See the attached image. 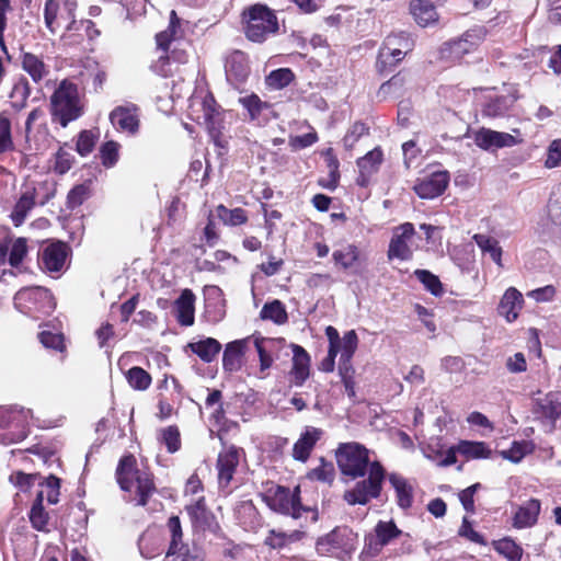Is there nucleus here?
I'll return each instance as SVG.
<instances>
[{"instance_id":"4be33fe9","label":"nucleus","mask_w":561,"mask_h":561,"mask_svg":"<svg viewBox=\"0 0 561 561\" xmlns=\"http://www.w3.org/2000/svg\"><path fill=\"white\" fill-rule=\"evenodd\" d=\"M323 431L313 426H306L298 440L293 447V458L306 462L318 440L321 439Z\"/></svg>"},{"instance_id":"a19ab883","label":"nucleus","mask_w":561,"mask_h":561,"mask_svg":"<svg viewBox=\"0 0 561 561\" xmlns=\"http://www.w3.org/2000/svg\"><path fill=\"white\" fill-rule=\"evenodd\" d=\"M493 548L507 561H522L523 549L512 538L505 537L493 541Z\"/></svg>"},{"instance_id":"37998d69","label":"nucleus","mask_w":561,"mask_h":561,"mask_svg":"<svg viewBox=\"0 0 561 561\" xmlns=\"http://www.w3.org/2000/svg\"><path fill=\"white\" fill-rule=\"evenodd\" d=\"M534 449L535 445L530 440H514L508 449L501 451V455L504 459L518 463L525 456L531 454Z\"/></svg>"},{"instance_id":"0eeeda50","label":"nucleus","mask_w":561,"mask_h":561,"mask_svg":"<svg viewBox=\"0 0 561 561\" xmlns=\"http://www.w3.org/2000/svg\"><path fill=\"white\" fill-rule=\"evenodd\" d=\"M14 307L25 314H49L56 302L49 289L42 286L21 288L13 298Z\"/></svg>"},{"instance_id":"4c0bfd02","label":"nucleus","mask_w":561,"mask_h":561,"mask_svg":"<svg viewBox=\"0 0 561 561\" xmlns=\"http://www.w3.org/2000/svg\"><path fill=\"white\" fill-rule=\"evenodd\" d=\"M457 450L467 459H486L492 454V450L484 442L461 440L457 445Z\"/></svg>"},{"instance_id":"393cba45","label":"nucleus","mask_w":561,"mask_h":561,"mask_svg":"<svg viewBox=\"0 0 561 561\" xmlns=\"http://www.w3.org/2000/svg\"><path fill=\"white\" fill-rule=\"evenodd\" d=\"M534 413L541 419L548 420L552 425L561 417V392L551 391L536 400Z\"/></svg>"},{"instance_id":"c85d7f7f","label":"nucleus","mask_w":561,"mask_h":561,"mask_svg":"<svg viewBox=\"0 0 561 561\" xmlns=\"http://www.w3.org/2000/svg\"><path fill=\"white\" fill-rule=\"evenodd\" d=\"M195 295L191 289H184L174 301L175 317L183 327H191L195 320Z\"/></svg>"},{"instance_id":"2f4dec72","label":"nucleus","mask_w":561,"mask_h":561,"mask_svg":"<svg viewBox=\"0 0 561 561\" xmlns=\"http://www.w3.org/2000/svg\"><path fill=\"white\" fill-rule=\"evenodd\" d=\"M187 347L204 363H211L221 351L220 342L214 337H205L197 342L188 343Z\"/></svg>"},{"instance_id":"5fc2aeb1","label":"nucleus","mask_w":561,"mask_h":561,"mask_svg":"<svg viewBox=\"0 0 561 561\" xmlns=\"http://www.w3.org/2000/svg\"><path fill=\"white\" fill-rule=\"evenodd\" d=\"M386 49L396 50V48L403 49L405 51H411L413 48V42L410 39L409 34L405 32H399L388 35L383 43Z\"/></svg>"},{"instance_id":"cd10ccee","label":"nucleus","mask_w":561,"mask_h":561,"mask_svg":"<svg viewBox=\"0 0 561 561\" xmlns=\"http://www.w3.org/2000/svg\"><path fill=\"white\" fill-rule=\"evenodd\" d=\"M523 305L524 298L522 293L515 287H510L500 300L497 312L508 322H512L517 319Z\"/></svg>"},{"instance_id":"a18cd8bd","label":"nucleus","mask_w":561,"mask_h":561,"mask_svg":"<svg viewBox=\"0 0 561 561\" xmlns=\"http://www.w3.org/2000/svg\"><path fill=\"white\" fill-rule=\"evenodd\" d=\"M100 133L93 129H83L78 134L76 151L81 157L89 156L95 148Z\"/></svg>"},{"instance_id":"f03ea898","label":"nucleus","mask_w":561,"mask_h":561,"mask_svg":"<svg viewBox=\"0 0 561 561\" xmlns=\"http://www.w3.org/2000/svg\"><path fill=\"white\" fill-rule=\"evenodd\" d=\"M50 114L54 122L61 127L78 119L84 114L83 104L79 98V90L76 83L62 80L50 96Z\"/></svg>"},{"instance_id":"338daca9","label":"nucleus","mask_w":561,"mask_h":561,"mask_svg":"<svg viewBox=\"0 0 561 561\" xmlns=\"http://www.w3.org/2000/svg\"><path fill=\"white\" fill-rule=\"evenodd\" d=\"M26 253H27L26 240L24 238L16 239L13 242L11 250H10L9 264L12 267H18L22 263Z\"/></svg>"},{"instance_id":"e2e57ef3","label":"nucleus","mask_w":561,"mask_h":561,"mask_svg":"<svg viewBox=\"0 0 561 561\" xmlns=\"http://www.w3.org/2000/svg\"><path fill=\"white\" fill-rule=\"evenodd\" d=\"M60 9L59 0H47L44 7V21L46 27L53 33L57 30V16Z\"/></svg>"},{"instance_id":"774afa93","label":"nucleus","mask_w":561,"mask_h":561,"mask_svg":"<svg viewBox=\"0 0 561 561\" xmlns=\"http://www.w3.org/2000/svg\"><path fill=\"white\" fill-rule=\"evenodd\" d=\"M358 346V336L355 330H350L344 333L341 339V356L353 357Z\"/></svg>"},{"instance_id":"72a5a7b5","label":"nucleus","mask_w":561,"mask_h":561,"mask_svg":"<svg viewBox=\"0 0 561 561\" xmlns=\"http://www.w3.org/2000/svg\"><path fill=\"white\" fill-rule=\"evenodd\" d=\"M410 12L421 26H426L437 20L436 9L428 0H411Z\"/></svg>"},{"instance_id":"3c124183","label":"nucleus","mask_w":561,"mask_h":561,"mask_svg":"<svg viewBox=\"0 0 561 561\" xmlns=\"http://www.w3.org/2000/svg\"><path fill=\"white\" fill-rule=\"evenodd\" d=\"M335 477V470L332 462L327 461L323 457L320 458V466L311 469L307 473V478L313 481L332 483Z\"/></svg>"},{"instance_id":"58836bf2","label":"nucleus","mask_w":561,"mask_h":561,"mask_svg":"<svg viewBox=\"0 0 561 561\" xmlns=\"http://www.w3.org/2000/svg\"><path fill=\"white\" fill-rule=\"evenodd\" d=\"M30 94L31 87L27 79L25 77L19 78L10 93L11 106L18 112L23 110L27 104Z\"/></svg>"},{"instance_id":"79ce46f5","label":"nucleus","mask_w":561,"mask_h":561,"mask_svg":"<svg viewBox=\"0 0 561 561\" xmlns=\"http://www.w3.org/2000/svg\"><path fill=\"white\" fill-rule=\"evenodd\" d=\"M295 80V73L289 68H278L271 71L265 78V84L271 90H282Z\"/></svg>"},{"instance_id":"412c9836","label":"nucleus","mask_w":561,"mask_h":561,"mask_svg":"<svg viewBox=\"0 0 561 561\" xmlns=\"http://www.w3.org/2000/svg\"><path fill=\"white\" fill-rule=\"evenodd\" d=\"M137 111L138 107L134 104L130 106H116L110 113V121L117 130L134 135L139 128Z\"/></svg>"},{"instance_id":"a211bd4d","label":"nucleus","mask_w":561,"mask_h":561,"mask_svg":"<svg viewBox=\"0 0 561 561\" xmlns=\"http://www.w3.org/2000/svg\"><path fill=\"white\" fill-rule=\"evenodd\" d=\"M241 454L242 449L233 445L219 453L216 467L220 488H227L230 484L239 466Z\"/></svg>"},{"instance_id":"7ed1b4c3","label":"nucleus","mask_w":561,"mask_h":561,"mask_svg":"<svg viewBox=\"0 0 561 561\" xmlns=\"http://www.w3.org/2000/svg\"><path fill=\"white\" fill-rule=\"evenodd\" d=\"M245 37L253 43H263L278 32L279 25L274 10L266 4L255 3L242 12Z\"/></svg>"},{"instance_id":"6ab92c4d","label":"nucleus","mask_w":561,"mask_h":561,"mask_svg":"<svg viewBox=\"0 0 561 561\" xmlns=\"http://www.w3.org/2000/svg\"><path fill=\"white\" fill-rule=\"evenodd\" d=\"M518 100L517 91L506 94L488 95L482 104V115L490 118H500L510 115Z\"/></svg>"},{"instance_id":"052dcab7","label":"nucleus","mask_w":561,"mask_h":561,"mask_svg":"<svg viewBox=\"0 0 561 561\" xmlns=\"http://www.w3.org/2000/svg\"><path fill=\"white\" fill-rule=\"evenodd\" d=\"M75 156L69 151L65 150L64 147H60L59 150L55 153V163L54 171L57 174L64 175L66 174L75 163Z\"/></svg>"},{"instance_id":"dca6fc26","label":"nucleus","mask_w":561,"mask_h":561,"mask_svg":"<svg viewBox=\"0 0 561 561\" xmlns=\"http://www.w3.org/2000/svg\"><path fill=\"white\" fill-rule=\"evenodd\" d=\"M225 73L234 88L244 83L250 75L248 56L241 50H233L225 59Z\"/></svg>"},{"instance_id":"2eb2a0df","label":"nucleus","mask_w":561,"mask_h":561,"mask_svg":"<svg viewBox=\"0 0 561 561\" xmlns=\"http://www.w3.org/2000/svg\"><path fill=\"white\" fill-rule=\"evenodd\" d=\"M473 140L479 148L486 151L510 148L522 141L508 133L496 131L484 127L474 133Z\"/></svg>"},{"instance_id":"a878e982","label":"nucleus","mask_w":561,"mask_h":561,"mask_svg":"<svg viewBox=\"0 0 561 561\" xmlns=\"http://www.w3.org/2000/svg\"><path fill=\"white\" fill-rule=\"evenodd\" d=\"M293 350V367L290 370L291 382L300 387L309 378L310 375V355L298 344H291Z\"/></svg>"},{"instance_id":"de8ad7c7","label":"nucleus","mask_w":561,"mask_h":561,"mask_svg":"<svg viewBox=\"0 0 561 561\" xmlns=\"http://www.w3.org/2000/svg\"><path fill=\"white\" fill-rule=\"evenodd\" d=\"M217 216L224 221L226 225L230 226H240L247 222L248 216L243 208H234L228 209L224 205H219L216 208Z\"/></svg>"},{"instance_id":"f704fd0d","label":"nucleus","mask_w":561,"mask_h":561,"mask_svg":"<svg viewBox=\"0 0 561 561\" xmlns=\"http://www.w3.org/2000/svg\"><path fill=\"white\" fill-rule=\"evenodd\" d=\"M22 68L30 75L36 83L41 82L47 75L48 70L43 59L32 53L22 54Z\"/></svg>"},{"instance_id":"bf43d9fd","label":"nucleus","mask_w":561,"mask_h":561,"mask_svg":"<svg viewBox=\"0 0 561 561\" xmlns=\"http://www.w3.org/2000/svg\"><path fill=\"white\" fill-rule=\"evenodd\" d=\"M161 440L170 454L176 453L181 447V437L178 426L170 425L161 431Z\"/></svg>"},{"instance_id":"9d476101","label":"nucleus","mask_w":561,"mask_h":561,"mask_svg":"<svg viewBox=\"0 0 561 561\" xmlns=\"http://www.w3.org/2000/svg\"><path fill=\"white\" fill-rule=\"evenodd\" d=\"M69 253L70 248L66 242H50L39 249L37 255L38 266L45 273L50 275L57 274L59 276L66 270Z\"/></svg>"},{"instance_id":"c9c22d12","label":"nucleus","mask_w":561,"mask_h":561,"mask_svg":"<svg viewBox=\"0 0 561 561\" xmlns=\"http://www.w3.org/2000/svg\"><path fill=\"white\" fill-rule=\"evenodd\" d=\"M260 318L262 320H270L277 325L285 324L288 321L286 307L278 299L265 302L260 311Z\"/></svg>"},{"instance_id":"4468645a","label":"nucleus","mask_w":561,"mask_h":561,"mask_svg":"<svg viewBox=\"0 0 561 561\" xmlns=\"http://www.w3.org/2000/svg\"><path fill=\"white\" fill-rule=\"evenodd\" d=\"M448 171H436L419 180L413 190L422 199H433L440 196L448 186Z\"/></svg>"},{"instance_id":"9b49d317","label":"nucleus","mask_w":561,"mask_h":561,"mask_svg":"<svg viewBox=\"0 0 561 561\" xmlns=\"http://www.w3.org/2000/svg\"><path fill=\"white\" fill-rule=\"evenodd\" d=\"M31 411L23 408L0 410V427L10 430L4 434L8 444L23 440L28 435L27 419Z\"/></svg>"},{"instance_id":"0e129e2a","label":"nucleus","mask_w":561,"mask_h":561,"mask_svg":"<svg viewBox=\"0 0 561 561\" xmlns=\"http://www.w3.org/2000/svg\"><path fill=\"white\" fill-rule=\"evenodd\" d=\"M13 141L11 137V122L3 113L0 114V153L11 150Z\"/></svg>"},{"instance_id":"bb28decb","label":"nucleus","mask_w":561,"mask_h":561,"mask_svg":"<svg viewBox=\"0 0 561 561\" xmlns=\"http://www.w3.org/2000/svg\"><path fill=\"white\" fill-rule=\"evenodd\" d=\"M248 339L234 340L226 344L222 354V368L227 373H236L242 367Z\"/></svg>"},{"instance_id":"7c9ffc66","label":"nucleus","mask_w":561,"mask_h":561,"mask_svg":"<svg viewBox=\"0 0 561 561\" xmlns=\"http://www.w3.org/2000/svg\"><path fill=\"white\" fill-rule=\"evenodd\" d=\"M388 480L396 491L398 506L404 511L411 508L413 505L414 489L409 481L394 472L388 476Z\"/></svg>"},{"instance_id":"ddd939ff","label":"nucleus","mask_w":561,"mask_h":561,"mask_svg":"<svg viewBox=\"0 0 561 561\" xmlns=\"http://www.w3.org/2000/svg\"><path fill=\"white\" fill-rule=\"evenodd\" d=\"M415 230L414 226L411 222H404L400 225L390 242L389 248L387 252V256L389 260L398 259L401 261H409L413 256V251L408 244V241L412 239L414 236Z\"/></svg>"},{"instance_id":"1a4fd4ad","label":"nucleus","mask_w":561,"mask_h":561,"mask_svg":"<svg viewBox=\"0 0 561 561\" xmlns=\"http://www.w3.org/2000/svg\"><path fill=\"white\" fill-rule=\"evenodd\" d=\"M357 535L347 526H337L329 534L319 537L316 550L321 556L339 552L350 553L355 550Z\"/></svg>"},{"instance_id":"ea45409f","label":"nucleus","mask_w":561,"mask_h":561,"mask_svg":"<svg viewBox=\"0 0 561 561\" xmlns=\"http://www.w3.org/2000/svg\"><path fill=\"white\" fill-rule=\"evenodd\" d=\"M216 101L213 98V95L206 96L203 101V107H204V117L207 122L208 130L214 139L215 144L218 147L224 148V144L220 139V130L215 126V117L218 115L217 110L215 107Z\"/></svg>"},{"instance_id":"5701e85b","label":"nucleus","mask_w":561,"mask_h":561,"mask_svg":"<svg viewBox=\"0 0 561 561\" xmlns=\"http://www.w3.org/2000/svg\"><path fill=\"white\" fill-rule=\"evenodd\" d=\"M167 526L171 534V541L167 551V557L180 556L182 557V561H196L195 558L190 556L188 546L182 541L183 531L179 516H171L168 519Z\"/></svg>"},{"instance_id":"39448f33","label":"nucleus","mask_w":561,"mask_h":561,"mask_svg":"<svg viewBox=\"0 0 561 561\" xmlns=\"http://www.w3.org/2000/svg\"><path fill=\"white\" fill-rule=\"evenodd\" d=\"M368 477L357 481L355 485L343 494L348 505H366L371 500L379 499L386 479V470L379 461H373L367 471Z\"/></svg>"},{"instance_id":"09e8293b","label":"nucleus","mask_w":561,"mask_h":561,"mask_svg":"<svg viewBox=\"0 0 561 561\" xmlns=\"http://www.w3.org/2000/svg\"><path fill=\"white\" fill-rule=\"evenodd\" d=\"M383 160V153L380 148H375L357 160L359 170L375 174L379 170Z\"/></svg>"},{"instance_id":"473e14b6","label":"nucleus","mask_w":561,"mask_h":561,"mask_svg":"<svg viewBox=\"0 0 561 561\" xmlns=\"http://www.w3.org/2000/svg\"><path fill=\"white\" fill-rule=\"evenodd\" d=\"M35 188L25 191L15 203L13 210L10 215L11 220L15 227L21 226L26 219L28 213L35 206Z\"/></svg>"},{"instance_id":"69168bd1","label":"nucleus","mask_w":561,"mask_h":561,"mask_svg":"<svg viewBox=\"0 0 561 561\" xmlns=\"http://www.w3.org/2000/svg\"><path fill=\"white\" fill-rule=\"evenodd\" d=\"M42 486H45L47 490L46 500L49 504L55 505L59 502V490H60V479L54 474L48 476L41 483Z\"/></svg>"},{"instance_id":"aec40b11","label":"nucleus","mask_w":561,"mask_h":561,"mask_svg":"<svg viewBox=\"0 0 561 561\" xmlns=\"http://www.w3.org/2000/svg\"><path fill=\"white\" fill-rule=\"evenodd\" d=\"M332 260L341 270L356 273L366 257L356 244L345 243L333 251Z\"/></svg>"},{"instance_id":"6e6d98bb","label":"nucleus","mask_w":561,"mask_h":561,"mask_svg":"<svg viewBox=\"0 0 561 561\" xmlns=\"http://www.w3.org/2000/svg\"><path fill=\"white\" fill-rule=\"evenodd\" d=\"M90 196V186L85 183L75 185L67 195V207L75 209L81 206Z\"/></svg>"},{"instance_id":"f3484780","label":"nucleus","mask_w":561,"mask_h":561,"mask_svg":"<svg viewBox=\"0 0 561 561\" xmlns=\"http://www.w3.org/2000/svg\"><path fill=\"white\" fill-rule=\"evenodd\" d=\"M478 41L479 38L474 34L466 32L461 37L444 43L440 48V57L450 62L460 61L477 48Z\"/></svg>"},{"instance_id":"e433bc0d","label":"nucleus","mask_w":561,"mask_h":561,"mask_svg":"<svg viewBox=\"0 0 561 561\" xmlns=\"http://www.w3.org/2000/svg\"><path fill=\"white\" fill-rule=\"evenodd\" d=\"M473 240L480 250L484 254H489L490 259L500 267H502V248L496 239L486 236L477 233L473 236Z\"/></svg>"},{"instance_id":"20e7f679","label":"nucleus","mask_w":561,"mask_h":561,"mask_svg":"<svg viewBox=\"0 0 561 561\" xmlns=\"http://www.w3.org/2000/svg\"><path fill=\"white\" fill-rule=\"evenodd\" d=\"M263 499L274 512L291 516L295 519L300 518L302 513H312L311 522L318 520V511L302 505L300 486H296L291 491L289 488L273 484L266 490Z\"/></svg>"},{"instance_id":"603ef678","label":"nucleus","mask_w":561,"mask_h":561,"mask_svg":"<svg viewBox=\"0 0 561 561\" xmlns=\"http://www.w3.org/2000/svg\"><path fill=\"white\" fill-rule=\"evenodd\" d=\"M28 519L32 527L42 533H49V513L45 510L44 506H31L28 512Z\"/></svg>"},{"instance_id":"b1692460","label":"nucleus","mask_w":561,"mask_h":561,"mask_svg":"<svg viewBox=\"0 0 561 561\" xmlns=\"http://www.w3.org/2000/svg\"><path fill=\"white\" fill-rule=\"evenodd\" d=\"M205 316L209 322L217 323L226 314V302L222 290L218 286L205 288Z\"/></svg>"},{"instance_id":"49530a36","label":"nucleus","mask_w":561,"mask_h":561,"mask_svg":"<svg viewBox=\"0 0 561 561\" xmlns=\"http://www.w3.org/2000/svg\"><path fill=\"white\" fill-rule=\"evenodd\" d=\"M413 274L417 280L423 284L425 289L433 296L439 297L444 294L442 282L439 280L438 276L432 272L427 270H415Z\"/></svg>"},{"instance_id":"f257e3e1","label":"nucleus","mask_w":561,"mask_h":561,"mask_svg":"<svg viewBox=\"0 0 561 561\" xmlns=\"http://www.w3.org/2000/svg\"><path fill=\"white\" fill-rule=\"evenodd\" d=\"M116 481L123 491H130L134 483L137 485V505L146 506L150 496L156 492L153 474L149 470L137 467L134 455H124L117 465Z\"/></svg>"},{"instance_id":"680f3d73","label":"nucleus","mask_w":561,"mask_h":561,"mask_svg":"<svg viewBox=\"0 0 561 561\" xmlns=\"http://www.w3.org/2000/svg\"><path fill=\"white\" fill-rule=\"evenodd\" d=\"M118 144L110 140L100 148V158L105 168H112L118 160Z\"/></svg>"},{"instance_id":"423d86ee","label":"nucleus","mask_w":561,"mask_h":561,"mask_svg":"<svg viewBox=\"0 0 561 561\" xmlns=\"http://www.w3.org/2000/svg\"><path fill=\"white\" fill-rule=\"evenodd\" d=\"M335 456L341 473L352 480L365 477L371 465L369 450L356 442L341 443Z\"/></svg>"},{"instance_id":"6e6552de","label":"nucleus","mask_w":561,"mask_h":561,"mask_svg":"<svg viewBox=\"0 0 561 561\" xmlns=\"http://www.w3.org/2000/svg\"><path fill=\"white\" fill-rule=\"evenodd\" d=\"M401 536H403V531L397 527L393 520H379L374 530L365 536L360 559L375 561L383 547ZM404 537L409 538L410 536L405 534Z\"/></svg>"},{"instance_id":"c756f323","label":"nucleus","mask_w":561,"mask_h":561,"mask_svg":"<svg viewBox=\"0 0 561 561\" xmlns=\"http://www.w3.org/2000/svg\"><path fill=\"white\" fill-rule=\"evenodd\" d=\"M541 504L537 499H530L518 507L514 517L513 526L517 529L528 528L534 526L540 514Z\"/></svg>"},{"instance_id":"f8f14e48","label":"nucleus","mask_w":561,"mask_h":561,"mask_svg":"<svg viewBox=\"0 0 561 561\" xmlns=\"http://www.w3.org/2000/svg\"><path fill=\"white\" fill-rule=\"evenodd\" d=\"M185 511L190 516L192 525L202 531H209L219 535L221 527L216 516L206 506L205 497L202 496L195 503L185 506Z\"/></svg>"},{"instance_id":"13d9d810","label":"nucleus","mask_w":561,"mask_h":561,"mask_svg":"<svg viewBox=\"0 0 561 561\" xmlns=\"http://www.w3.org/2000/svg\"><path fill=\"white\" fill-rule=\"evenodd\" d=\"M369 127L363 122H355L343 138L346 149H352L356 142L365 135H368Z\"/></svg>"},{"instance_id":"4d7b16f0","label":"nucleus","mask_w":561,"mask_h":561,"mask_svg":"<svg viewBox=\"0 0 561 561\" xmlns=\"http://www.w3.org/2000/svg\"><path fill=\"white\" fill-rule=\"evenodd\" d=\"M329 173L331 174V182L328 185L330 188H336L340 181V161L334 154L333 148H328L322 152Z\"/></svg>"},{"instance_id":"864d4df0","label":"nucleus","mask_w":561,"mask_h":561,"mask_svg":"<svg viewBox=\"0 0 561 561\" xmlns=\"http://www.w3.org/2000/svg\"><path fill=\"white\" fill-rule=\"evenodd\" d=\"M239 102L242 106L248 111L250 118L252 121L260 117L263 110L268 108L270 105L266 102H263L256 94L252 93L250 95L243 96L239 99Z\"/></svg>"},{"instance_id":"8fccbe9b","label":"nucleus","mask_w":561,"mask_h":561,"mask_svg":"<svg viewBox=\"0 0 561 561\" xmlns=\"http://www.w3.org/2000/svg\"><path fill=\"white\" fill-rule=\"evenodd\" d=\"M129 386L136 390H146L151 385V376L141 367L134 366L126 373Z\"/></svg>"},{"instance_id":"c03bdc74","label":"nucleus","mask_w":561,"mask_h":561,"mask_svg":"<svg viewBox=\"0 0 561 561\" xmlns=\"http://www.w3.org/2000/svg\"><path fill=\"white\" fill-rule=\"evenodd\" d=\"M404 84V77L401 72H398L380 85L377 92V98L379 100H386L389 96H401Z\"/></svg>"}]
</instances>
